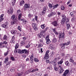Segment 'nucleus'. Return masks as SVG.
<instances>
[{"instance_id": "obj_52", "label": "nucleus", "mask_w": 76, "mask_h": 76, "mask_svg": "<svg viewBox=\"0 0 76 76\" xmlns=\"http://www.w3.org/2000/svg\"><path fill=\"white\" fill-rule=\"evenodd\" d=\"M64 6H62L61 7V10H64Z\"/></svg>"}, {"instance_id": "obj_19", "label": "nucleus", "mask_w": 76, "mask_h": 76, "mask_svg": "<svg viewBox=\"0 0 76 76\" xmlns=\"http://www.w3.org/2000/svg\"><path fill=\"white\" fill-rule=\"evenodd\" d=\"M51 42V41H50V39H48L46 40V44H50Z\"/></svg>"}, {"instance_id": "obj_7", "label": "nucleus", "mask_w": 76, "mask_h": 76, "mask_svg": "<svg viewBox=\"0 0 76 76\" xmlns=\"http://www.w3.org/2000/svg\"><path fill=\"white\" fill-rule=\"evenodd\" d=\"M22 53L28 54H29V51L26 49H24L23 50H22Z\"/></svg>"}, {"instance_id": "obj_1", "label": "nucleus", "mask_w": 76, "mask_h": 76, "mask_svg": "<svg viewBox=\"0 0 76 76\" xmlns=\"http://www.w3.org/2000/svg\"><path fill=\"white\" fill-rule=\"evenodd\" d=\"M70 44V41H68L66 43H61V44L60 46L61 47V48H62L63 49H64L65 48V45H69Z\"/></svg>"}, {"instance_id": "obj_56", "label": "nucleus", "mask_w": 76, "mask_h": 76, "mask_svg": "<svg viewBox=\"0 0 76 76\" xmlns=\"http://www.w3.org/2000/svg\"><path fill=\"white\" fill-rule=\"evenodd\" d=\"M51 16H52V15L51 14V13H50L48 15V18H51Z\"/></svg>"}, {"instance_id": "obj_17", "label": "nucleus", "mask_w": 76, "mask_h": 76, "mask_svg": "<svg viewBox=\"0 0 76 76\" xmlns=\"http://www.w3.org/2000/svg\"><path fill=\"white\" fill-rule=\"evenodd\" d=\"M11 33L12 34H15L17 32V31L16 30H12L11 31Z\"/></svg>"}, {"instance_id": "obj_13", "label": "nucleus", "mask_w": 76, "mask_h": 76, "mask_svg": "<svg viewBox=\"0 0 76 76\" xmlns=\"http://www.w3.org/2000/svg\"><path fill=\"white\" fill-rule=\"evenodd\" d=\"M30 72L31 73H33V72H35L37 71V70H38V69H30Z\"/></svg>"}, {"instance_id": "obj_22", "label": "nucleus", "mask_w": 76, "mask_h": 76, "mask_svg": "<svg viewBox=\"0 0 76 76\" xmlns=\"http://www.w3.org/2000/svg\"><path fill=\"white\" fill-rule=\"evenodd\" d=\"M76 13V12H71L70 14V15H71V16H72V17H73Z\"/></svg>"}, {"instance_id": "obj_33", "label": "nucleus", "mask_w": 76, "mask_h": 76, "mask_svg": "<svg viewBox=\"0 0 76 76\" xmlns=\"http://www.w3.org/2000/svg\"><path fill=\"white\" fill-rule=\"evenodd\" d=\"M58 6V4L54 5L53 7V9H56V8H57Z\"/></svg>"}, {"instance_id": "obj_61", "label": "nucleus", "mask_w": 76, "mask_h": 76, "mask_svg": "<svg viewBox=\"0 0 76 76\" xmlns=\"http://www.w3.org/2000/svg\"><path fill=\"white\" fill-rule=\"evenodd\" d=\"M39 38H41L42 37V34H38Z\"/></svg>"}, {"instance_id": "obj_64", "label": "nucleus", "mask_w": 76, "mask_h": 76, "mask_svg": "<svg viewBox=\"0 0 76 76\" xmlns=\"http://www.w3.org/2000/svg\"><path fill=\"white\" fill-rule=\"evenodd\" d=\"M37 75L38 76H41L42 75V74H41V73H40L39 74H37Z\"/></svg>"}, {"instance_id": "obj_55", "label": "nucleus", "mask_w": 76, "mask_h": 76, "mask_svg": "<svg viewBox=\"0 0 76 76\" xmlns=\"http://www.w3.org/2000/svg\"><path fill=\"white\" fill-rule=\"evenodd\" d=\"M43 9L44 12H45L46 11V10H47V8L46 7H44L43 8Z\"/></svg>"}, {"instance_id": "obj_48", "label": "nucleus", "mask_w": 76, "mask_h": 76, "mask_svg": "<svg viewBox=\"0 0 76 76\" xmlns=\"http://www.w3.org/2000/svg\"><path fill=\"white\" fill-rule=\"evenodd\" d=\"M18 53H22V50L21 51L20 49H18Z\"/></svg>"}, {"instance_id": "obj_54", "label": "nucleus", "mask_w": 76, "mask_h": 76, "mask_svg": "<svg viewBox=\"0 0 76 76\" xmlns=\"http://www.w3.org/2000/svg\"><path fill=\"white\" fill-rule=\"evenodd\" d=\"M69 22V19L68 18H66V23H67Z\"/></svg>"}, {"instance_id": "obj_51", "label": "nucleus", "mask_w": 76, "mask_h": 76, "mask_svg": "<svg viewBox=\"0 0 76 76\" xmlns=\"http://www.w3.org/2000/svg\"><path fill=\"white\" fill-rule=\"evenodd\" d=\"M3 48H4V47H7V44H3Z\"/></svg>"}, {"instance_id": "obj_20", "label": "nucleus", "mask_w": 76, "mask_h": 76, "mask_svg": "<svg viewBox=\"0 0 76 76\" xmlns=\"http://www.w3.org/2000/svg\"><path fill=\"white\" fill-rule=\"evenodd\" d=\"M44 58L45 59L47 60V59H48L49 58V55L47 53H46L45 56Z\"/></svg>"}, {"instance_id": "obj_24", "label": "nucleus", "mask_w": 76, "mask_h": 76, "mask_svg": "<svg viewBox=\"0 0 76 76\" xmlns=\"http://www.w3.org/2000/svg\"><path fill=\"white\" fill-rule=\"evenodd\" d=\"M57 41V39L56 38H54L52 40V42L53 43H56Z\"/></svg>"}, {"instance_id": "obj_43", "label": "nucleus", "mask_w": 76, "mask_h": 76, "mask_svg": "<svg viewBox=\"0 0 76 76\" xmlns=\"http://www.w3.org/2000/svg\"><path fill=\"white\" fill-rule=\"evenodd\" d=\"M21 75H22V74H21L20 73H18L16 74L15 76H21Z\"/></svg>"}, {"instance_id": "obj_50", "label": "nucleus", "mask_w": 76, "mask_h": 76, "mask_svg": "<svg viewBox=\"0 0 76 76\" xmlns=\"http://www.w3.org/2000/svg\"><path fill=\"white\" fill-rule=\"evenodd\" d=\"M31 71L30 70H28L26 72V73H27V74H28L29 73H31Z\"/></svg>"}, {"instance_id": "obj_6", "label": "nucleus", "mask_w": 76, "mask_h": 76, "mask_svg": "<svg viewBox=\"0 0 76 76\" xmlns=\"http://www.w3.org/2000/svg\"><path fill=\"white\" fill-rule=\"evenodd\" d=\"M30 6V5L29 4H25L24 7V10H26V9L29 8Z\"/></svg>"}, {"instance_id": "obj_28", "label": "nucleus", "mask_w": 76, "mask_h": 76, "mask_svg": "<svg viewBox=\"0 0 76 76\" xmlns=\"http://www.w3.org/2000/svg\"><path fill=\"white\" fill-rule=\"evenodd\" d=\"M67 25V29L69 30V28H70V24H66Z\"/></svg>"}, {"instance_id": "obj_53", "label": "nucleus", "mask_w": 76, "mask_h": 76, "mask_svg": "<svg viewBox=\"0 0 76 76\" xmlns=\"http://www.w3.org/2000/svg\"><path fill=\"white\" fill-rule=\"evenodd\" d=\"M44 41V39L42 38L40 39V42H42Z\"/></svg>"}, {"instance_id": "obj_39", "label": "nucleus", "mask_w": 76, "mask_h": 76, "mask_svg": "<svg viewBox=\"0 0 76 76\" xmlns=\"http://www.w3.org/2000/svg\"><path fill=\"white\" fill-rule=\"evenodd\" d=\"M15 18V15H12L11 16V19H14Z\"/></svg>"}, {"instance_id": "obj_49", "label": "nucleus", "mask_w": 76, "mask_h": 76, "mask_svg": "<svg viewBox=\"0 0 76 76\" xmlns=\"http://www.w3.org/2000/svg\"><path fill=\"white\" fill-rule=\"evenodd\" d=\"M18 49H15V50H14V53H17L18 52Z\"/></svg>"}, {"instance_id": "obj_15", "label": "nucleus", "mask_w": 76, "mask_h": 76, "mask_svg": "<svg viewBox=\"0 0 76 76\" xmlns=\"http://www.w3.org/2000/svg\"><path fill=\"white\" fill-rule=\"evenodd\" d=\"M63 60H64V59L62 58L61 60L60 61L58 62H57L58 64L59 65L61 64L62 63H63Z\"/></svg>"}, {"instance_id": "obj_31", "label": "nucleus", "mask_w": 76, "mask_h": 76, "mask_svg": "<svg viewBox=\"0 0 76 76\" xmlns=\"http://www.w3.org/2000/svg\"><path fill=\"white\" fill-rule=\"evenodd\" d=\"M34 60L35 62H38V61H39V60L38 59L36 58H34Z\"/></svg>"}, {"instance_id": "obj_40", "label": "nucleus", "mask_w": 76, "mask_h": 76, "mask_svg": "<svg viewBox=\"0 0 76 76\" xmlns=\"http://www.w3.org/2000/svg\"><path fill=\"white\" fill-rule=\"evenodd\" d=\"M50 14L52 16H53V15H55L56 13L54 12H53L50 13Z\"/></svg>"}, {"instance_id": "obj_37", "label": "nucleus", "mask_w": 76, "mask_h": 76, "mask_svg": "<svg viewBox=\"0 0 76 76\" xmlns=\"http://www.w3.org/2000/svg\"><path fill=\"white\" fill-rule=\"evenodd\" d=\"M18 29L19 31H20V32L22 31V28H21V27H20V26H18Z\"/></svg>"}, {"instance_id": "obj_25", "label": "nucleus", "mask_w": 76, "mask_h": 76, "mask_svg": "<svg viewBox=\"0 0 76 76\" xmlns=\"http://www.w3.org/2000/svg\"><path fill=\"white\" fill-rule=\"evenodd\" d=\"M65 20H66L65 19H62L61 21V24H64L65 23Z\"/></svg>"}, {"instance_id": "obj_9", "label": "nucleus", "mask_w": 76, "mask_h": 76, "mask_svg": "<svg viewBox=\"0 0 76 76\" xmlns=\"http://www.w3.org/2000/svg\"><path fill=\"white\" fill-rule=\"evenodd\" d=\"M52 24L54 26H57L58 25V24L57 23V22L56 21H55L52 22Z\"/></svg>"}, {"instance_id": "obj_60", "label": "nucleus", "mask_w": 76, "mask_h": 76, "mask_svg": "<svg viewBox=\"0 0 76 76\" xmlns=\"http://www.w3.org/2000/svg\"><path fill=\"white\" fill-rule=\"evenodd\" d=\"M30 45L28 44L25 46L26 48H29V47H30Z\"/></svg>"}, {"instance_id": "obj_4", "label": "nucleus", "mask_w": 76, "mask_h": 76, "mask_svg": "<svg viewBox=\"0 0 76 76\" xmlns=\"http://www.w3.org/2000/svg\"><path fill=\"white\" fill-rule=\"evenodd\" d=\"M32 26L33 27L35 31H37L38 30V28H37V24L35 23H32Z\"/></svg>"}, {"instance_id": "obj_41", "label": "nucleus", "mask_w": 76, "mask_h": 76, "mask_svg": "<svg viewBox=\"0 0 76 76\" xmlns=\"http://www.w3.org/2000/svg\"><path fill=\"white\" fill-rule=\"evenodd\" d=\"M62 19H66V16H65V15H62Z\"/></svg>"}, {"instance_id": "obj_5", "label": "nucleus", "mask_w": 76, "mask_h": 76, "mask_svg": "<svg viewBox=\"0 0 76 76\" xmlns=\"http://www.w3.org/2000/svg\"><path fill=\"white\" fill-rule=\"evenodd\" d=\"M8 25H9V23H8V22H6V23L5 24H3L2 25V26L3 28L7 29V28H8Z\"/></svg>"}, {"instance_id": "obj_42", "label": "nucleus", "mask_w": 76, "mask_h": 76, "mask_svg": "<svg viewBox=\"0 0 76 76\" xmlns=\"http://www.w3.org/2000/svg\"><path fill=\"white\" fill-rule=\"evenodd\" d=\"M3 44V42H0V48H3V45H2Z\"/></svg>"}, {"instance_id": "obj_57", "label": "nucleus", "mask_w": 76, "mask_h": 76, "mask_svg": "<svg viewBox=\"0 0 76 76\" xmlns=\"http://www.w3.org/2000/svg\"><path fill=\"white\" fill-rule=\"evenodd\" d=\"M57 57L58 59H60V55H57Z\"/></svg>"}, {"instance_id": "obj_38", "label": "nucleus", "mask_w": 76, "mask_h": 76, "mask_svg": "<svg viewBox=\"0 0 76 76\" xmlns=\"http://www.w3.org/2000/svg\"><path fill=\"white\" fill-rule=\"evenodd\" d=\"M16 0H14L12 2V6H14L15 5V3H16Z\"/></svg>"}, {"instance_id": "obj_59", "label": "nucleus", "mask_w": 76, "mask_h": 76, "mask_svg": "<svg viewBox=\"0 0 76 76\" xmlns=\"http://www.w3.org/2000/svg\"><path fill=\"white\" fill-rule=\"evenodd\" d=\"M2 43L3 44H7V43L6 41H4Z\"/></svg>"}, {"instance_id": "obj_2", "label": "nucleus", "mask_w": 76, "mask_h": 76, "mask_svg": "<svg viewBox=\"0 0 76 76\" xmlns=\"http://www.w3.org/2000/svg\"><path fill=\"white\" fill-rule=\"evenodd\" d=\"M58 69L60 70L59 73L60 74H61L63 72H64V69L63 68V66L61 65H58Z\"/></svg>"}, {"instance_id": "obj_23", "label": "nucleus", "mask_w": 76, "mask_h": 76, "mask_svg": "<svg viewBox=\"0 0 76 76\" xmlns=\"http://www.w3.org/2000/svg\"><path fill=\"white\" fill-rule=\"evenodd\" d=\"M9 61V58L8 57H6L5 58V61L4 63H6V62H8Z\"/></svg>"}, {"instance_id": "obj_10", "label": "nucleus", "mask_w": 76, "mask_h": 76, "mask_svg": "<svg viewBox=\"0 0 76 76\" xmlns=\"http://www.w3.org/2000/svg\"><path fill=\"white\" fill-rule=\"evenodd\" d=\"M49 63L52 64H53L54 67H56L57 66V63L56 61H54L52 62H50Z\"/></svg>"}, {"instance_id": "obj_18", "label": "nucleus", "mask_w": 76, "mask_h": 76, "mask_svg": "<svg viewBox=\"0 0 76 76\" xmlns=\"http://www.w3.org/2000/svg\"><path fill=\"white\" fill-rule=\"evenodd\" d=\"M16 23V20H13L11 21V25H14Z\"/></svg>"}, {"instance_id": "obj_47", "label": "nucleus", "mask_w": 76, "mask_h": 76, "mask_svg": "<svg viewBox=\"0 0 76 76\" xmlns=\"http://www.w3.org/2000/svg\"><path fill=\"white\" fill-rule=\"evenodd\" d=\"M34 58V55L32 54L31 56L30 57V59H33V58Z\"/></svg>"}, {"instance_id": "obj_58", "label": "nucleus", "mask_w": 76, "mask_h": 76, "mask_svg": "<svg viewBox=\"0 0 76 76\" xmlns=\"http://www.w3.org/2000/svg\"><path fill=\"white\" fill-rule=\"evenodd\" d=\"M45 25L44 24L41 26V27L42 29H44L45 28V26H44Z\"/></svg>"}, {"instance_id": "obj_63", "label": "nucleus", "mask_w": 76, "mask_h": 76, "mask_svg": "<svg viewBox=\"0 0 76 76\" xmlns=\"http://www.w3.org/2000/svg\"><path fill=\"white\" fill-rule=\"evenodd\" d=\"M11 59L12 61H14L15 60V58L13 57H11Z\"/></svg>"}, {"instance_id": "obj_45", "label": "nucleus", "mask_w": 76, "mask_h": 76, "mask_svg": "<svg viewBox=\"0 0 76 76\" xmlns=\"http://www.w3.org/2000/svg\"><path fill=\"white\" fill-rule=\"evenodd\" d=\"M26 22V20H23V22L22 23L23 25H25Z\"/></svg>"}, {"instance_id": "obj_27", "label": "nucleus", "mask_w": 76, "mask_h": 76, "mask_svg": "<svg viewBox=\"0 0 76 76\" xmlns=\"http://www.w3.org/2000/svg\"><path fill=\"white\" fill-rule=\"evenodd\" d=\"M19 45L18 43L16 44L15 46V49H17V48H18L19 47Z\"/></svg>"}, {"instance_id": "obj_21", "label": "nucleus", "mask_w": 76, "mask_h": 76, "mask_svg": "<svg viewBox=\"0 0 76 76\" xmlns=\"http://www.w3.org/2000/svg\"><path fill=\"white\" fill-rule=\"evenodd\" d=\"M8 13H11V14H12L13 12V10L10 9L7 11Z\"/></svg>"}, {"instance_id": "obj_30", "label": "nucleus", "mask_w": 76, "mask_h": 76, "mask_svg": "<svg viewBox=\"0 0 76 76\" xmlns=\"http://www.w3.org/2000/svg\"><path fill=\"white\" fill-rule=\"evenodd\" d=\"M22 14L20 13V14L18 16V20H20V19H21V17H22Z\"/></svg>"}, {"instance_id": "obj_44", "label": "nucleus", "mask_w": 76, "mask_h": 76, "mask_svg": "<svg viewBox=\"0 0 76 76\" xmlns=\"http://www.w3.org/2000/svg\"><path fill=\"white\" fill-rule=\"evenodd\" d=\"M42 47V44L41 43H40L38 45V47L39 48Z\"/></svg>"}, {"instance_id": "obj_62", "label": "nucleus", "mask_w": 76, "mask_h": 76, "mask_svg": "<svg viewBox=\"0 0 76 76\" xmlns=\"http://www.w3.org/2000/svg\"><path fill=\"white\" fill-rule=\"evenodd\" d=\"M49 6L50 7H53V6H52V4H49Z\"/></svg>"}, {"instance_id": "obj_34", "label": "nucleus", "mask_w": 76, "mask_h": 76, "mask_svg": "<svg viewBox=\"0 0 76 76\" xmlns=\"http://www.w3.org/2000/svg\"><path fill=\"white\" fill-rule=\"evenodd\" d=\"M73 58H71L69 60L70 62H71L72 63H73L74 62V60H73Z\"/></svg>"}, {"instance_id": "obj_32", "label": "nucleus", "mask_w": 76, "mask_h": 76, "mask_svg": "<svg viewBox=\"0 0 76 76\" xmlns=\"http://www.w3.org/2000/svg\"><path fill=\"white\" fill-rule=\"evenodd\" d=\"M65 64L67 66H69V62H68V61H67L65 62Z\"/></svg>"}, {"instance_id": "obj_8", "label": "nucleus", "mask_w": 76, "mask_h": 76, "mask_svg": "<svg viewBox=\"0 0 76 76\" xmlns=\"http://www.w3.org/2000/svg\"><path fill=\"white\" fill-rule=\"evenodd\" d=\"M69 73V70L68 69H67L65 71L64 73L62 76H66V75H67Z\"/></svg>"}, {"instance_id": "obj_11", "label": "nucleus", "mask_w": 76, "mask_h": 76, "mask_svg": "<svg viewBox=\"0 0 76 76\" xmlns=\"http://www.w3.org/2000/svg\"><path fill=\"white\" fill-rule=\"evenodd\" d=\"M4 16V14H2L1 16H0V23L2 20H4V18H3Z\"/></svg>"}, {"instance_id": "obj_36", "label": "nucleus", "mask_w": 76, "mask_h": 76, "mask_svg": "<svg viewBox=\"0 0 76 76\" xmlns=\"http://www.w3.org/2000/svg\"><path fill=\"white\" fill-rule=\"evenodd\" d=\"M15 69L14 68H12L10 69V71L12 72H15Z\"/></svg>"}, {"instance_id": "obj_26", "label": "nucleus", "mask_w": 76, "mask_h": 76, "mask_svg": "<svg viewBox=\"0 0 76 76\" xmlns=\"http://www.w3.org/2000/svg\"><path fill=\"white\" fill-rule=\"evenodd\" d=\"M25 4V1L22 0L21 2H20V6H22V5H23V4Z\"/></svg>"}, {"instance_id": "obj_29", "label": "nucleus", "mask_w": 76, "mask_h": 76, "mask_svg": "<svg viewBox=\"0 0 76 76\" xmlns=\"http://www.w3.org/2000/svg\"><path fill=\"white\" fill-rule=\"evenodd\" d=\"M25 44V41L23 40L21 42V45H23Z\"/></svg>"}, {"instance_id": "obj_12", "label": "nucleus", "mask_w": 76, "mask_h": 76, "mask_svg": "<svg viewBox=\"0 0 76 76\" xmlns=\"http://www.w3.org/2000/svg\"><path fill=\"white\" fill-rule=\"evenodd\" d=\"M3 40L7 41V36L6 34L4 35L3 38Z\"/></svg>"}, {"instance_id": "obj_16", "label": "nucleus", "mask_w": 76, "mask_h": 76, "mask_svg": "<svg viewBox=\"0 0 76 76\" xmlns=\"http://www.w3.org/2000/svg\"><path fill=\"white\" fill-rule=\"evenodd\" d=\"M14 39H15V36H13L12 38V40L10 41V42L12 43H14L15 42V40H14Z\"/></svg>"}, {"instance_id": "obj_35", "label": "nucleus", "mask_w": 76, "mask_h": 76, "mask_svg": "<svg viewBox=\"0 0 76 76\" xmlns=\"http://www.w3.org/2000/svg\"><path fill=\"white\" fill-rule=\"evenodd\" d=\"M8 54H9V51H7V52L4 53V55L5 56H7L8 55Z\"/></svg>"}, {"instance_id": "obj_46", "label": "nucleus", "mask_w": 76, "mask_h": 76, "mask_svg": "<svg viewBox=\"0 0 76 76\" xmlns=\"http://www.w3.org/2000/svg\"><path fill=\"white\" fill-rule=\"evenodd\" d=\"M54 69L56 71H58V67L57 68L56 66H55L54 67Z\"/></svg>"}, {"instance_id": "obj_3", "label": "nucleus", "mask_w": 76, "mask_h": 76, "mask_svg": "<svg viewBox=\"0 0 76 76\" xmlns=\"http://www.w3.org/2000/svg\"><path fill=\"white\" fill-rule=\"evenodd\" d=\"M59 34V39H63V38H64V36L65 34H64V32L62 34L61 32L60 31L58 33V34Z\"/></svg>"}, {"instance_id": "obj_14", "label": "nucleus", "mask_w": 76, "mask_h": 76, "mask_svg": "<svg viewBox=\"0 0 76 76\" xmlns=\"http://www.w3.org/2000/svg\"><path fill=\"white\" fill-rule=\"evenodd\" d=\"M52 29L53 30V32L54 33V34H55L56 35H58V32L56 31V28H53Z\"/></svg>"}]
</instances>
